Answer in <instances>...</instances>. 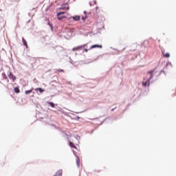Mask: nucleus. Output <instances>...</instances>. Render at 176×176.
<instances>
[{
	"label": "nucleus",
	"instance_id": "obj_21",
	"mask_svg": "<svg viewBox=\"0 0 176 176\" xmlns=\"http://www.w3.org/2000/svg\"><path fill=\"white\" fill-rule=\"evenodd\" d=\"M8 83H9V80H8Z\"/></svg>",
	"mask_w": 176,
	"mask_h": 176
},
{
	"label": "nucleus",
	"instance_id": "obj_5",
	"mask_svg": "<svg viewBox=\"0 0 176 176\" xmlns=\"http://www.w3.org/2000/svg\"><path fill=\"white\" fill-rule=\"evenodd\" d=\"M71 19H73V20H74V21H79V20H80V16H72Z\"/></svg>",
	"mask_w": 176,
	"mask_h": 176
},
{
	"label": "nucleus",
	"instance_id": "obj_2",
	"mask_svg": "<svg viewBox=\"0 0 176 176\" xmlns=\"http://www.w3.org/2000/svg\"><path fill=\"white\" fill-rule=\"evenodd\" d=\"M8 76L10 79H11V80H12V82H16V80L17 79L16 76L13 75L12 72H8Z\"/></svg>",
	"mask_w": 176,
	"mask_h": 176
},
{
	"label": "nucleus",
	"instance_id": "obj_18",
	"mask_svg": "<svg viewBox=\"0 0 176 176\" xmlns=\"http://www.w3.org/2000/svg\"><path fill=\"white\" fill-rule=\"evenodd\" d=\"M2 76H3V79H6V80L8 79V76H6V74L5 73H3Z\"/></svg>",
	"mask_w": 176,
	"mask_h": 176
},
{
	"label": "nucleus",
	"instance_id": "obj_12",
	"mask_svg": "<svg viewBox=\"0 0 176 176\" xmlns=\"http://www.w3.org/2000/svg\"><path fill=\"white\" fill-rule=\"evenodd\" d=\"M36 91H39V93H43L45 90H43V89L42 88H36Z\"/></svg>",
	"mask_w": 176,
	"mask_h": 176
},
{
	"label": "nucleus",
	"instance_id": "obj_8",
	"mask_svg": "<svg viewBox=\"0 0 176 176\" xmlns=\"http://www.w3.org/2000/svg\"><path fill=\"white\" fill-rule=\"evenodd\" d=\"M57 17H58V20H63V19H67V16L64 15H59V16H57Z\"/></svg>",
	"mask_w": 176,
	"mask_h": 176
},
{
	"label": "nucleus",
	"instance_id": "obj_3",
	"mask_svg": "<svg viewBox=\"0 0 176 176\" xmlns=\"http://www.w3.org/2000/svg\"><path fill=\"white\" fill-rule=\"evenodd\" d=\"M85 46H87V44H85V45H79V46H77L76 47H74L72 49L73 52H76L78 50H82V49H83V47H85Z\"/></svg>",
	"mask_w": 176,
	"mask_h": 176
},
{
	"label": "nucleus",
	"instance_id": "obj_7",
	"mask_svg": "<svg viewBox=\"0 0 176 176\" xmlns=\"http://www.w3.org/2000/svg\"><path fill=\"white\" fill-rule=\"evenodd\" d=\"M76 160L78 167H80V160L79 159V157L77 156Z\"/></svg>",
	"mask_w": 176,
	"mask_h": 176
},
{
	"label": "nucleus",
	"instance_id": "obj_9",
	"mask_svg": "<svg viewBox=\"0 0 176 176\" xmlns=\"http://www.w3.org/2000/svg\"><path fill=\"white\" fill-rule=\"evenodd\" d=\"M22 41L23 43L24 46H25L26 47H28V44L27 43V41L24 38H22Z\"/></svg>",
	"mask_w": 176,
	"mask_h": 176
},
{
	"label": "nucleus",
	"instance_id": "obj_13",
	"mask_svg": "<svg viewBox=\"0 0 176 176\" xmlns=\"http://www.w3.org/2000/svg\"><path fill=\"white\" fill-rule=\"evenodd\" d=\"M69 146L71 148H74V149H76V146H75V144H74V143H72V142H69Z\"/></svg>",
	"mask_w": 176,
	"mask_h": 176
},
{
	"label": "nucleus",
	"instance_id": "obj_20",
	"mask_svg": "<svg viewBox=\"0 0 176 176\" xmlns=\"http://www.w3.org/2000/svg\"><path fill=\"white\" fill-rule=\"evenodd\" d=\"M84 52H85L86 53H87V52H89V50L85 49V50H84Z\"/></svg>",
	"mask_w": 176,
	"mask_h": 176
},
{
	"label": "nucleus",
	"instance_id": "obj_4",
	"mask_svg": "<svg viewBox=\"0 0 176 176\" xmlns=\"http://www.w3.org/2000/svg\"><path fill=\"white\" fill-rule=\"evenodd\" d=\"M96 47H99L100 49H102V45H100L98 44L93 45L90 47L89 50H91V49H96Z\"/></svg>",
	"mask_w": 176,
	"mask_h": 176
},
{
	"label": "nucleus",
	"instance_id": "obj_15",
	"mask_svg": "<svg viewBox=\"0 0 176 176\" xmlns=\"http://www.w3.org/2000/svg\"><path fill=\"white\" fill-rule=\"evenodd\" d=\"M47 104H49V105H50V107H52V108L55 107L54 103H53L52 102H47Z\"/></svg>",
	"mask_w": 176,
	"mask_h": 176
},
{
	"label": "nucleus",
	"instance_id": "obj_23",
	"mask_svg": "<svg viewBox=\"0 0 176 176\" xmlns=\"http://www.w3.org/2000/svg\"><path fill=\"white\" fill-rule=\"evenodd\" d=\"M175 96H176V93L175 94Z\"/></svg>",
	"mask_w": 176,
	"mask_h": 176
},
{
	"label": "nucleus",
	"instance_id": "obj_10",
	"mask_svg": "<svg viewBox=\"0 0 176 176\" xmlns=\"http://www.w3.org/2000/svg\"><path fill=\"white\" fill-rule=\"evenodd\" d=\"M14 93H16V94L20 93V89L19 88V87H14Z\"/></svg>",
	"mask_w": 176,
	"mask_h": 176
},
{
	"label": "nucleus",
	"instance_id": "obj_16",
	"mask_svg": "<svg viewBox=\"0 0 176 176\" xmlns=\"http://www.w3.org/2000/svg\"><path fill=\"white\" fill-rule=\"evenodd\" d=\"M62 14H65V12H60L57 13V16H61Z\"/></svg>",
	"mask_w": 176,
	"mask_h": 176
},
{
	"label": "nucleus",
	"instance_id": "obj_17",
	"mask_svg": "<svg viewBox=\"0 0 176 176\" xmlns=\"http://www.w3.org/2000/svg\"><path fill=\"white\" fill-rule=\"evenodd\" d=\"M32 91V89L27 90V91H25V94H30Z\"/></svg>",
	"mask_w": 176,
	"mask_h": 176
},
{
	"label": "nucleus",
	"instance_id": "obj_14",
	"mask_svg": "<svg viewBox=\"0 0 176 176\" xmlns=\"http://www.w3.org/2000/svg\"><path fill=\"white\" fill-rule=\"evenodd\" d=\"M163 56H164L166 57V58H170V53L166 52V53H163Z\"/></svg>",
	"mask_w": 176,
	"mask_h": 176
},
{
	"label": "nucleus",
	"instance_id": "obj_22",
	"mask_svg": "<svg viewBox=\"0 0 176 176\" xmlns=\"http://www.w3.org/2000/svg\"><path fill=\"white\" fill-rule=\"evenodd\" d=\"M111 111H114V109H113Z\"/></svg>",
	"mask_w": 176,
	"mask_h": 176
},
{
	"label": "nucleus",
	"instance_id": "obj_1",
	"mask_svg": "<svg viewBox=\"0 0 176 176\" xmlns=\"http://www.w3.org/2000/svg\"><path fill=\"white\" fill-rule=\"evenodd\" d=\"M147 76H148L149 79H148L146 81H143V85H144V86L149 85V82H151V79H152V78H153V70L148 72L147 73Z\"/></svg>",
	"mask_w": 176,
	"mask_h": 176
},
{
	"label": "nucleus",
	"instance_id": "obj_6",
	"mask_svg": "<svg viewBox=\"0 0 176 176\" xmlns=\"http://www.w3.org/2000/svg\"><path fill=\"white\" fill-rule=\"evenodd\" d=\"M59 10H69V6H62L60 8H58Z\"/></svg>",
	"mask_w": 176,
	"mask_h": 176
},
{
	"label": "nucleus",
	"instance_id": "obj_11",
	"mask_svg": "<svg viewBox=\"0 0 176 176\" xmlns=\"http://www.w3.org/2000/svg\"><path fill=\"white\" fill-rule=\"evenodd\" d=\"M84 14H85V16H82V20H83V21H85V20H86V19H87V14L86 11H84Z\"/></svg>",
	"mask_w": 176,
	"mask_h": 176
},
{
	"label": "nucleus",
	"instance_id": "obj_19",
	"mask_svg": "<svg viewBox=\"0 0 176 176\" xmlns=\"http://www.w3.org/2000/svg\"><path fill=\"white\" fill-rule=\"evenodd\" d=\"M58 72H64V70L63 69H59V70H58Z\"/></svg>",
	"mask_w": 176,
	"mask_h": 176
}]
</instances>
